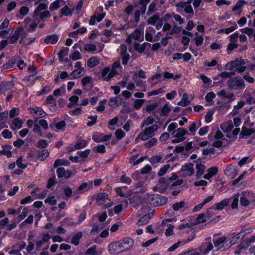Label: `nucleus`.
<instances>
[{
	"instance_id": "obj_1",
	"label": "nucleus",
	"mask_w": 255,
	"mask_h": 255,
	"mask_svg": "<svg viewBox=\"0 0 255 255\" xmlns=\"http://www.w3.org/2000/svg\"><path fill=\"white\" fill-rule=\"evenodd\" d=\"M144 200L147 204L157 207L165 205L167 202L168 198L157 194H147Z\"/></svg>"
},
{
	"instance_id": "obj_2",
	"label": "nucleus",
	"mask_w": 255,
	"mask_h": 255,
	"mask_svg": "<svg viewBox=\"0 0 255 255\" xmlns=\"http://www.w3.org/2000/svg\"><path fill=\"white\" fill-rule=\"evenodd\" d=\"M227 83L229 89L231 90H242L245 87L244 80L238 76L230 78Z\"/></svg>"
},
{
	"instance_id": "obj_3",
	"label": "nucleus",
	"mask_w": 255,
	"mask_h": 255,
	"mask_svg": "<svg viewBox=\"0 0 255 255\" xmlns=\"http://www.w3.org/2000/svg\"><path fill=\"white\" fill-rule=\"evenodd\" d=\"M159 129V126L157 124H154L146 128L143 132H141L138 138H140L142 141H146L152 138L155 135V133Z\"/></svg>"
},
{
	"instance_id": "obj_4",
	"label": "nucleus",
	"mask_w": 255,
	"mask_h": 255,
	"mask_svg": "<svg viewBox=\"0 0 255 255\" xmlns=\"http://www.w3.org/2000/svg\"><path fill=\"white\" fill-rule=\"evenodd\" d=\"M171 134L175 138L171 140V143L176 144L183 142L186 139L185 135H188V132L185 128L181 127L173 131Z\"/></svg>"
},
{
	"instance_id": "obj_5",
	"label": "nucleus",
	"mask_w": 255,
	"mask_h": 255,
	"mask_svg": "<svg viewBox=\"0 0 255 255\" xmlns=\"http://www.w3.org/2000/svg\"><path fill=\"white\" fill-rule=\"evenodd\" d=\"M120 243L121 252H125L130 249L134 243V241L129 237H125L122 240H119Z\"/></svg>"
},
{
	"instance_id": "obj_6",
	"label": "nucleus",
	"mask_w": 255,
	"mask_h": 255,
	"mask_svg": "<svg viewBox=\"0 0 255 255\" xmlns=\"http://www.w3.org/2000/svg\"><path fill=\"white\" fill-rule=\"evenodd\" d=\"M117 74L118 72L116 69L112 68L110 70L109 67L104 68L101 72V75L103 77V80L107 82L109 81L112 78Z\"/></svg>"
},
{
	"instance_id": "obj_7",
	"label": "nucleus",
	"mask_w": 255,
	"mask_h": 255,
	"mask_svg": "<svg viewBox=\"0 0 255 255\" xmlns=\"http://www.w3.org/2000/svg\"><path fill=\"white\" fill-rule=\"evenodd\" d=\"M120 241H115L110 243L108 246V251L110 254H118L121 253Z\"/></svg>"
},
{
	"instance_id": "obj_8",
	"label": "nucleus",
	"mask_w": 255,
	"mask_h": 255,
	"mask_svg": "<svg viewBox=\"0 0 255 255\" xmlns=\"http://www.w3.org/2000/svg\"><path fill=\"white\" fill-rule=\"evenodd\" d=\"M168 178L165 177H160L158 182V191L161 193H163L167 190L169 184Z\"/></svg>"
},
{
	"instance_id": "obj_9",
	"label": "nucleus",
	"mask_w": 255,
	"mask_h": 255,
	"mask_svg": "<svg viewBox=\"0 0 255 255\" xmlns=\"http://www.w3.org/2000/svg\"><path fill=\"white\" fill-rule=\"evenodd\" d=\"M36 151V157L34 160L35 162L37 161V160L44 161L49 156V152L47 149L37 150Z\"/></svg>"
},
{
	"instance_id": "obj_10",
	"label": "nucleus",
	"mask_w": 255,
	"mask_h": 255,
	"mask_svg": "<svg viewBox=\"0 0 255 255\" xmlns=\"http://www.w3.org/2000/svg\"><path fill=\"white\" fill-rule=\"evenodd\" d=\"M14 86L12 81H3L0 82V95L10 90Z\"/></svg>"
},
{
	"instance_id": "obj_11",
	"label": "nucleus",
	"mask_w": 255,
	"mask_h": 255,
	"mask_svg": "<svg viewBox=\"0 0 255 255\" xmlns=\"http://www.w3.org/2000/svg\"><path fill=\"white\" fill-rule=\"evenodd\" d=\"M19 58V56L12 57L6 63L3 65L1 67L2 70L5 71L9 69L12 68L17 62Z\"/></svg>"
},
{
	"instance_id": "obj_12",
	"label": "nucleus",
	"mask_w": 255,
	"mask_h": 255,
	"mask_svg": "<svg viewBox=\"0 0 255 255\" xmlns=\"http://www.w3.org/2000/svg\"><path fill=\"white\" fill-rule=\"evenodd\" d=\"M236 63V66H235V71L237 73H242L246 69V66L245 65V62L244 60L242 59H237L235 60Z\"/></svg>"
},
{
	"instance_id": "obj_13",
	"label": "nucleus",
	"mask_w": 255,
	"mask_h": 255,
	"mask_svg": "<svg viewBox=\"0 0 255 255\" xmlns=\"http://www.w3.org/2000/svg\"><path fill=\"white\" fill-rule=\"evenodd\" d=\"M255 129L254 128H248L245 126H243L242 131L240 134V138L243 139L245 137H249L254 133Z\"/></svg>"
},
{
	"instance_id": "obj_14",
	"label": "nucleus",
	"mask_w": 255,
	"mask_h": 255,
	"mask_svg": "<svg viewBox=\"0 0 255 255\" xmlns=\"http://www.w3.org/2000/svg\"><path fill=\"white\" fill-rule=\"evenodd\" d=\"M227 237L225 236H223L220 237L215 238L213 237V243L215 247H220L221 246H224L226 244Z\"/></svg>"
},
{
	"instance_id": "obj_15",
	"label": "nucleus",
	"mask_w": 255,
	"mask_h": 255,
	"mask_svg": "<svg viewBox=\"0 0 255 255\" xmlns=\"http://www.w3.org/2000/svg\"><path fill=\"white\" fill-rule=\"evenodd\" d=\"M133 46L135 51H137L139 53H142L144 51L147 46L150 47L151 45L148 42H144L142 44L135 42Z\"/></svg>"
},
{
	"instance_id": "obj_16",
	"label": "nucleus",
	"mask_w": 255,
	"mask_h": 255,
	"mask_svg": "<svg viewBox=\"0 0 255 255\" xmlns=\"http://www.w3.org/2000/svg\"><path fill=\"white\" fill-rule=\"evenodd\" d=\"M59 39V37L57 35L53 34L52 35H47L44 39V42L45 44L51 43L52 44H56Z\"/></svg>"
},
{
	"instance_id": "obj_17",
	"label": "nucleus",
	"mask_w": 255,
	"mask_h": 255,
	"mask_svg": "<svg viewBox=\"0 0 255 255\" xmlns=\"http://www.w3.org/2000/svg\"><path fill=\"white\" fill-rule=\"evenodd\" d=\"M138 155H134L130 157L129 162L132 163L133 166H136L140 164L141 162H143L147 157V156H142L139 158L138 160H136L137 158Z\"/></svg>"
},
{
	"instance_id": "obj_18",
	"label": "nucleus",
	"mask_w": 255,
	"mask_h": 255,
	"mask_svg": "<svg viewBox=\"0 0 255 255\" xmlns=\"http://www.w3.org/2000/svg\"><path fill=\"white\" fill-rule=\"evenodd\" d=\"M138 155H134L130 157L129 162L132 163L133 166H136L140 164L141 162H143L147 157V156H142L139 158L138 160H136L137 158Z\"/></svg>"
},
{
	"instance_id": "obj_19",
	"label": "nucleus",
	"mask_w": 255,
	"mask_h": 255,
	"mask_svg": "<svg viewBox=\"0 0 255 255\" xmlns=\"http://www.w3.org/2000/svg\"><path fill=\"white\" fill-rule=\"evenodd\" d=\"M237 242V241L234 239V237H232L230 241L228 242V240H226V244H225L224 246H221L219 248H217V251L220 250L221 251H226L233 245L236 244Z\"/></svg>"
},
{
	"instance_id": "obj_20",
	"label": "nucleus",
	"mask_w": 255,
	"mask_h": 255,
	"mask_svg": "<svg viewBox=\"0 0 255 255\" xmlns=\"http://www.w3.org/2000/svg\"><path fill=\"white\" fill-rule=\"evenodd\" d=\"M70 162L65 159H56L53 164V167L55 168L58 167L60 166H68L70 165Z\"/></svg>"
},
{
	"instance_id": "obj_21",
	"label": "nucleus",
	"mask_w": 255,
	"mask_h": 255,
	"mask_svg": "<svg viewBox=\"0 0 255 255\" xmlns=\"http://www.w3.org/2000/svg\"><path fill=\"white\" fill-rule=\"evenodd\" d=\"M83 235L82 232L81 231L77 232L71 238V243L77 246L79 244L80 240Z\"/></svg>"
},
{
	"instance_id": "obj_22",
	"label": "nucleus",
	"mask_w": 255,
	"mask_h": 255,
	"mask_svg": "<svg viewBox=\"0 0 255 255\" xmlns=\"http://www.w3.org/2000/svg\"><path fill=\"white\" fill-rule=\"evenodd\" d=\"M160 111V116H166L171 111V107L170 104L166 103L161 109H158L156 111Z\"/></svg>"
},
{
	"instance_id": "obj_23",
	"label": "nucleus",
	"mask_w": 255,
	"mask_h": 255,
	"mask_svg": "<svg viewBox=\"0 0 255 255\" xmlns=\"http://www.w3.org/2000/svg\"><path fill=\"white\" fill-rule=\"evenodd\" d=\"M229 199H225L219 202L215 203L214 209L216 210H222L229 204Z\"/></svg>"
},
{
	"instance_id": "obj_24",
	"label": "nucleus",
	"mask_w": 255,
	"mask_h": 255,
	"mask_svg": "<svg viewBox=\"0 0 255 255\" xmlns=\"http://www.w3.org/2000/svg\"><path fill=\"white\" fill-rule=\"evenodd\" d=\"M150 219V214H146L142 216L137 222L136 225L138 226H140L143 225H146L149 222Z\"/></svg>"
},
{
	"instance_id": "obj_25",
	"label": "nucleus",
	"mask_w": 255,
	"mask_h": 255,
	"mask_svg": "<svg viewBox=\"0 0 255 255\" xmlns=\"http://www.w3.org/2000/svg\"><path fill=\"white\" fill-rule=\"evenodd\" d=\"M194 164L192 163H185L182 166L181 170L188 171L189 176L192 175L194 173Z\"/></svg>"
},
{
	"instance_id": "obj_26",
	"label": "nucleus",
	"mask_w": 255,
	"mask_h": 255,
	"mask_svg": "<svg viewBox=\"0 0 255 255\" xmlns=\"http://www.w3.org/2000/svg\"><path fill=\"white\" fill-rule=\"evenodd\" d=\"M237 169L231 165L228 166L224 171V173L227 176L232 177H234L237 174Z\"/></svg>"
},
{
	"instance_id": "obj_27",
	"label": "nucleus",
	"mask_w": 255,
	"mask_h": 255,
	"mask_svg": "<svg viewBox=\"0 0 255 255\" xmlns=\"http://www.w3.org/2000/svg\"><path fill=\"white\" fill-rule=\"evenodd\" d=\"M48 8V6L47 4L44 3H40L38 6L35 8L33 14L34 17H38V13L42 11H45Z\"/></svg>"
},
{
	"instance_id": "obj_28",
	"label": "nucleus",
	"mask_w": 255,
	"mask_h": 255,
	"mask_svg": "<svg viewBox=\"0 0 255 255\" xmlns=\"http://www.w3.org/2000/svg\"><path fill=\"white\" fill-rule=\"evenodd\" d=\"M196 168L197 169L196 177V178L199 179L204 173L205 167L202 163H197L196 164Z\"/></svg>"
},
{
	"instance_id": "obj_29",
	"label": "nucleus",
	"mask_w": 255,
	"mask_h": 255,
	"mask_svg": "<svg viewBox=\"0 0 255 255\" xmlns=\"http://www.w3.org/2000/svg\"><path fill=\"white\" fill-rule=\"evenodd\" d=\"M99 60L96 56L90 58L87 61V66L90 68H93L98 65Z\"/></svg>"
},
{
	"instance_id": "obj_30",
	"label": "nucleus",
	"mask_w": 255,
	"mask_h": 255,
	"mask_svg": "<svg viewBox=\"0 0 255 255\" xmlns=\"http://www.w3.org/2000/svg\"><path fill=\"white\" fill-rule=\"evenodd\" d=\"M190 103V101L188 100V95L187 93H184L181 100L178 102L177 105L182 107L188 106Z\"/></svg>"
},
{
	"instance_id": "obj_31",
	"label": "nucleus",
	"mask_w": 255,
	"mask_h": 255,
	"mask_svg": "<svg viewBox=\"0 0 255 255\" xmlns=\"http://www.w3.org/2000/svg\"><path fill=\"white\" fill-rule=\"evenodd\" d=\"M31 113H35L38 115L40 117H44L46 116V113L44 112L43 109L39 107H36L34 108H32Z\"/></svg>"
},
{
	"instance_id": "obj_32",
	"label": "nucleus",
	"mask_w": 255,
	"mask_h": 255,
	"mask_svg": "<svg viewBox=\"0 0 255 255\" xmlns=\"http://www.w3.org/2000/svg\"><path fill=\"white\" fill-rule=\"evenodd\" d=\"M89 189L88 185L86 182H83L77 188L76 192L78 194H82Z\"/></svg>"
},
{
	"instance_id": "obj_33",
	"label": "nucleus",
	"mask_w": 255,
	"mask_h": 255,
	"mask_svg": "<svg viewBox=\"0 0 255 255\" xmlns=\"http://www.w3.org/2000/svg\"><path fill=\"white\" fill-rule=\"evenodd\" d=\"M82 69H74L69 75V79H76L80 77L81 75Z\"/></svg>"
},
{
	"instance_id": "obj_34",
	"label": "nucleus",
	"mask_w": 255,
	"mask_h": 255,
	"mask_svg": "<svg viewBox=\"0 0 255 255\" xmlns=\"http://www.w3.org/2000/svg\"><path fill=\"white\" fill-rule=\"evenodd\" d=\"M69 49L68 47H62L58 53V59L60 62H63V56L68 55Z\"/></svg>"
},
{
	"instance_id": "obj_35",
	"label": "nucleus",
	"mask_w": 255,
	"mask_h": 255,
	"mask_svg": "<svg viewBox=\"0 0 255 255\" xmlns=\"http://www.w3.org/2000/svg\"><path fill=\"white\" fill-rule=\"evenodd\" d=\"M143 34V33L139 31L138 29H135L133 32L131 34V36L135 40H139L140 38L142 36V39L141 40V41H142L144 40Z\"/></svg>"
},
{
	"instance_id": "obj_36",
	"label": "nucleus",
	"mask_w": 255,
	"mask_h": 255,
	"mask_svg": "<svg viewBox=\"0 0 255 255\" xmlns=\"http://www.w3.org/2000/svg\"><path fill=\"white\" fill-rule=\"evenodd\" d=\"M122 55V63L124 65H126L128 64L129 58L130 55L128 53H126V50L122 51L121 52Z\"/></svg>"
},
{
	"instance_id": "obj_37",
	"label": "nucleus",
	"mask_w": 255,
	"mask_h": 255,
	"mask_svg": "<svg viewBox=\"0 0 255 255\" xmlns=\"http://www.w3.org/2000/svg\"><path fill=\"white\" fill-rule=\"evenodd\" d=\"M246 192H242L241 193V197L240 199V203L242 206L247 207L250 204L249 200L244 195H246Z\"/></svg>"
},
{
	"instance_id": "obj_38",
	"label": "nucleus",
	"mask_w": 255,
	"mask_h": 255,
	"mask_svg": "<svg viewBox=\"0 0 255 255\" xmlns=\"http://www.w3.org/2000/svg\"><path fill=\"white\" fill-rule=\"evenodd\" d=\"M238 27L236 24H235L234 26H231L227 28L221 29L218 30V33H225L226 34H229V33L233 32L236 29H237Z\"/></svg>"
},
{
	"instance_id": "obj_39",
	"label": "nucleus",
	"mask_w": 255,
	"mask_h": 255,
	"mask_svg": "<svg viewBox=\"0 0 255 255\" xmlns=\"http://www.w3.org/2000/svg\"><path fill=\"white\" fill-rule=\"evenodd\" d=\"M88 143L86 140L79 139L74 146L75 149H80L87 146Z\"/></svg>"
},
{
	"instance_id": "obj_40",
	"label": "nucleus",
	"mask_w": 255,
	"mask_h": 255,
	"mask_svg": "<svg viewBox=\"0 0 255 255\" xmlns=\"http://www.w3.org/2000/svg\"><path fill=\"white\" fill-rule=\"evenodd\" d=\"M202 247V248L205 247L203 250V253L204 255L207 254L213 248V246L211 242L206 243L205 244H203Z\"/></svg>"
},
{
	"instance_id": "obj_41",
	"label": "nucleus",
	"mask_w": 255,
	"mask_h": 255,
	"mask_svg": "<svg viewBox=\"0 0 255 255\" xmlns=\"http://www.w3.org/2000/svg\"><path fill=\"white\" fill-rule=\"evenodd\" d=\"M239 194H236L232 196L233 202L231 204V208L233 209H237L238 207Z\"/></svg>"
},
{
	"instance_id": "obj_42",
	"label": "nucleus",
	"mask_w": 255,
	"mask_h": 255,
	"mask_svg": "<svg viewBox=\"0 0 255 255\" xmlns=\"http://www.w3.org/2000/svg\"><path fill=\"white\" fill-rule=\"evenodd\" d=\"M159 20V16L157 14H155L149 17L147 20L148 25H155L156 23Z\"/></svg>"
},
{
	"instance_id": "obj_43",
	"label": "nucleus",
	"mask_w": 255,
	"mask_h": 255,
	"mask_svg": "<svg viewBox=\"0 0 255 255\" xmlns=\"http://www.w3.org/2000/svg\"><path fill=\"white\" fill-rule=\"evenodd\" d=\"M247 2L243 0H238L235 5L232 7V11H236L240 9L241 8H242L244 4H246Z\"/></svg>"
},
{
	"instance_id": "obj_44",
	"label": "nucleus",
	"mask_w": 255,
	"mask_h": 255,
	"mask_svg": "<svg viewBox=\"0 0 255 255\" xmlns=\"http://www.w3.org/2000/svg\"><path fill=\"white\" fill-rule=\"evenodd\" d=\"M250 245V243H249V240L247 238H246L237 246V248L239 249V250L245 249L247 248Z\"/></svg>"
},
{
	"instance_id": "obj_45",
	"label": "nucleus",
	"mask_w": 255,
	"mask_h": 255,
	"mask_svg": "<svg viewBox=\"0 0 255 255\" xmlns=\"http://www.w3.org/2000/svg\"><path fill=\"white\" fill-rule=\"evenodd\" d=\"M170 167V166L168 164L164 165L158 172L157 174L158 176L161 177L165 175L167 172Z\"/></svg>"
},
{
	"instance_id": "obj_46",
	"label": "nucleus",
	"mask_w": 255,
	"mask_h": 255,
	"mask_svg": "<svg viewBox=\"0 0 255 255\" xmlns=\"http://www.w3.org/2000/svg\"><path fill=\"white\" fill-rule=\"evenodd\" d=\"M50 12L48 10H45L43 12H40L38 13L39 19L41 21H43L45 19L50 17Z\"/></svg>"
},
{
	"instance_id": "obj_47",
	"label": "nucleus",
	"mask_w": 255,
	"mask_h": 255,
	"mask_svg": "<svg viewBox=\"0 0 255 255\" xmlns=\"http://www.w3.org/2000/svg\"><path fill=\"white\" fill-rule=\"evenodd\" d=\"M66 127V122L64 120H61L56 123L55 128H56L57 130H61L64 131L65 128Z\"/></svg>"
},
{
	"instance_id": "obj_48",
	"label": "nucleus",
	"mask_w": 255,
	"mask_h": 255,
	"mask_svg": "<svg viewBox=\"0 0 255 255\" xmlns=\"http://www.w3.org/2000/svg\"><path fill=\"white\" fill-rule=\"evenodd\" d=\"M96 248V245H93L86 250L85 254L88 255H97Z\"/></svg>"
},
{
	"instance_id": "obj_49",
	"label": "nucleus",
	"mask_w": 255,
	"mask_h": 255,
	"mask_svg": "<svg viewBox=\"0 0 255 255\" xmlns=\"http://www.w3.org/2000/svg\"><path fill=\"white\" fill-rule=\"evenodd\" d=\"M57 182L55 175H54L53 177L48 179L46 187L48 189H51L52 187L55 185Z\"/></svg>"
},
{
	"instance_id": "obj_50",
	"label": "nucleus",
	"mask_w": 255,
	"mask_h": 255,
	"mask_svg": "<svg viewBox=\"0 0 255 255\" xmlns=\"http://www.w3.org/2000/svg\"><path fill=\"white\" fill-rule=\"evenodd\" d=\"M36 150L37 149H33V150H30L27 153V158L30 159V160L35 162V159L36 157Z\"/></svg>"
},
{
	"instance_id": "obj_51",
	"label": "nucleus",
	"mask_w": 255,
	"mask_h": 255,
	"mask_svg": "<svg viewBox=\"0 0 255 255\" xmlns=\"http://www.w3.org/2000/svg\"><path fill=\"white\" fill-rule=\"evenodd\" d=\"M157 142V140L155 138H151L148 141L146 142L144 144V146L147 148H151L155 146Z\"/></svg>"
},
{
	"instance_id": "obj_52",
	"label": "nucleus",
	"mask_w": 255,
	"mask_h": 255,
	"mask_svg": "<svg viewBox=\"0 0 255 255\" xmlns=\"http://www.w3.org/2000/svg\"><path fill=\"white\" fill-rule=\"evenodd\" d=\"M88 118L91 119V121H89L88 122H87L86 123V125L88 127L93 126L97 122V115H94V116L89 115L88 116Z\"/></svg>"
},
{
	"instance_id": "obj_53",
	"label": "nucleus",
	"mask_w": 255,
	"mask_h": 255,
	"mask_svg": "<svg viewBox=\"0 0 255 255\" xmlns=\"http://www.w3.org/2000/svg\"><path fill=\"white\" fill-rule=\"evenodd\" d=\"M61 13L63 16H69L72 14V11L67 6H65L61 9Z\"/></svg>"
},
{
	"instance_id": "obj_54",
	"label": "nucleus",
	"mask_w": 255,
	"mask_h": 255,
	"mask_svg": "<svg viewBox=\"0 0 255 255\" xmlns=\"http://www.w3.org/2000/svg\"><path fill=\"white\" fill-rule=\"evenodd\" d=\"M154 121L155 120L153 117L151 116H148L142 121L141 124V127H143L144 125H145L146 126H148L151 124H152L154 122Z\"/></svg>"
},
{
	"instance_id": "obj_55",
	"label": "nucleus",
	"mask_w": 255,
	"mask_h": 255,
	"mask_svg": "<svg viewBox=\"0 0 255 255\" xmlns=\"http://www.w3.org/2000/svg\"><path fill=\"white\" fill-rule=\"evenodd\" d=\"M12 123L18 129L21 128L22 126V121L19 117L14 118Z\"/></svg>"
},
{
	"instance_id": "obj_56",
	"label": "nucleus",
	"mask_w": 255,
	"mask_h": 255,
	"mask_svg": "<svg viewBox=\"0 0 255 255\" xmlns=\"http://www.w3.org/2000/svg\"><path fill=\"white\" fill-rule=\"evenodd\" d=\"M195 35L196 36L195 38V44L197 46H199L202 44L204 38L202 35H199L198 32H196Z\"/></svg>"
},
{
	"instance_id": "obj_57",
	"label": "nucleus",
	"mask_w": 255,
	"mask_h": 255,
	"mask_svg": "<svg viewBox=\"0 0 255 255\" xmlns=\"http://www.w3.org/2000/svg\"><path fill=\"white\" fill-rule=\"evenodd\" d=\"M185 205V202L183 201H181L179 202H176L172 205V208L174 211H177L181 208H183Z\"/></svg>"
},
{
	"instance_id": "obj_58",
	"label": "nucleus",
	"mask_w": 255,
	"mask_h": 255,
	"mask_svg": "<svg viewBox=\"0 0 255 255\" xmlns=\"http://www.w3.org/2000/svg\"><path fill=\"white\" fill-rule=\"evenodd\" d=\"M44 202L46 204L49 203L50 205L54 206L56 204L57 201L54 196H50L45 199Z\"/></svg>"
},
{
	"instance_id": "obj_59",
	"label": "nucleus",
	"mask_w": 255,
	"mask_h": 255,
	"mask_svg": "<svg viewBox=\"0 0 255 255\" xmlns=\"http://www.w3.org/2000/svg\"><path fill=\"white\" fill-rule=\"evenodd\" d=\"M48 146V143L46 140L40 139L37 143L36 146L40 149H45Z\"/></svg>"
},
{
	"instance_id": "obj_60",
	"label": "nucleus",
	"mask_w": 255,
	"mask_h": 255,
	"mask_svg": "<svg viewBox=\"0 0 255 255\" xmlns=\"http://www.w3.org/2000/svg\"><path fill=\"white\" fill-rule=\"evenodd\" d=\"M214 111L212 110L208 111L205 116V121L206 123H210L212 120V116L214 114Z\"/></svg>"
},
{
	"instance_id": "obj_61",
	"label": "nucleus",
	"mask_w": 255,
	"mask_h": 255,
	"mask_svg": "<svg viewBox=\"0 0 255 255\" xmlns=\"http://www.w3.org/2000/svg\"><path fill=\"white\" fill-rule=\"evenodd\" d=\"M214 209H215L214 207L212 206L207 210L206 213H205V218L207 219V221L209 220L214 214V212L213 211Z\"/></svg>"
},
{
	"instance_id": "obj_62",
	"label": "nucleus",
	"mask_w": 255,
	"mask_h": 255,
	"mask_svg": "<svg viewBox=\"0 0 255 255\" xmlns=\"http://www.w3.org/2000/svg\"><path fill=\"white\" fill-rule=\"evenodd\" d=\"M28 212L26 209V208H24L22 212V213L17 216L16 217V221L17 222H20L21 221H22L23 219H24L27 215Z\"/></svg>"
},
{
	"instance_id": "obj_63",
	"label": "nucleus",
	"mask_w": 255,
	"mask_h": 255,
	"mask_svg": "<svg viewBox=\"0 0 255 255\" xmlns=\"http://www.w3.org/2000/svg\"><path fill=\"white\" fill-rule=\"evenodd\" d=\"M198 128L197 127L196 122H193L188 127L189 130L191 132L192 135H194L197 131Z\"/></svg>"
},
{
	"instance_id": "obj_64",
	"label": "nucleus",
	"mask_w": 255,
	"mask_h": 255,
	"mask_svg": "<svg viewBox=\"0 0 255 255\" xmlns=\"http://www.w3.org/2000/svg\"><path fill=\"white\" fill-rule=\"evenodd\" d=\"M60 7L59 0H55L50 5L49 9L51 11L56 10Z\"/></svg>"
}]
</instances>
